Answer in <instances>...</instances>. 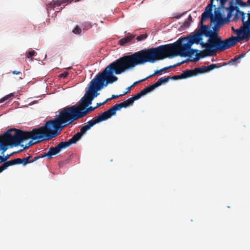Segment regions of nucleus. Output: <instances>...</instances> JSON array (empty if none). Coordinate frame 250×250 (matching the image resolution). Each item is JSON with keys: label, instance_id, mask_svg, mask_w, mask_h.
I'll return each mask as SVG.
<instances>
[{"label": "nucleus", "instance_id": "1", "mask_svg": "<svg viewBox=\"0 0 250 250\" xmlns=\"http://www.w3.org/2000/svg\"><path fill=\"white\" fill-rule=\"evenodd\" d=\"M167 55L169 56V44L143 49L123 56L107 66L113 74L119 75L137 65L163 60Z\"/></svg>", "mask_w": 250, "mask_h": 250}, {"label": "nucleus", "instance_id": "2", "mask_svg": "<svg viewBox=\"0 0 250 250\" xmlns=\"http://www.w3.org/2000/svg\"><path fill=\"white\" fill-rule=\"evenodd\" d=\"M117 80L118 78L114 75L107 66L103 71L97 75L90 82L88 90L75 105L78 110L88 107L92 104L93 99L99 94L97 93L98 91L101 90L103 86H106L108 83H112Z\"/></svg>", "mask_w": 250, "mask_h": 250}, {"label": "nucleus", "instance_id": "3", "mask_svg": "<svg viewBox=\"0 0 250 250\" xmlns=\"http://www.w3.org/2000/svg\"><path fill=\"white\" fill-rule=\"evenodd\" d=\"M235 38H229L222 40L218 33L211 37L208 39L205 44H203L204 50L201 54H197L196 58L193 60L198 61L200 58L206 56H213L215 55L217 52H220L229 48L237 43V41L234 39Z\"/></svg>", "mask_w": 250, "mask_h": 250}, {"label": "nucleus", "instance_id": "4", "mask_svg": "<svg viewBox=\"0 0 250 250\" xmlns=\"http://www.w3.org/2000/svg\"><path fill=\"white\" fill-rule=\"evenodd\" d=\"M17 138H20L21 143L29 139L39 141L49 140L59 134L57 130H55L51 120L47 121L44 125L34 128L31 131H25L19 129H17Z\"/></svg>", "mask_w": 250, "mask_h": 250}, {"label": "nucleus", "instance_id": "5", "mask_svg": "<svg viewBox=\"0 0 250 250\" xmlns=\"http://www.w3.org/2000/svg\"><path fill=\"white\" fill-rule=\"evenodd\" d=\"M80 119L81 117L79 110L73 105L62 108L59 114L51 121L53 122L55 130H57L60 134L62 128Z\"/></svg>", "mask_w": 250, "mask_h": 250}, {"label": "nucleus", "instance_id": "6", "mask_svg": "<svg viewBox=\"0 0 250 250\" xmlns=\"http://www.w3.org/2000/svg\"><path fill=\"white\" fill-rule=\"evenodd\" d=\"M187 39H179L175 42L169 44V56H176L179 55L181 57H188L192 58L193 56L195 55V58H193L192 61L196 58V55L198 54L199 51L198 49H193L191 47L192 45L183 43L184 41H186ZM201 52L199 54H201Z\"/></svg>", "mask_w": 250, "mask_h": 250}, {"label": "nucleus", "instance_id": "7", "mask_svg": "<svg viewBox=\"0 0 250 250\" xmlns=\"http://www.w3.org/2000/svg\"><path fill=\"white\" fill-rule=\"evenodd\" d=\"M18 134L17 129L12 128L8 130L6 132L3 133L0 138V146L3 152L6 149V146L9 145L11 146H17L20 145L23 147V149L27 148L31 146L34 144L33 141H29L25 146L23 145H21V139L17 138Z\"/></svg>", "mask_w": 250, "mask_h": 250}, {"label": "nucleus", "instance_id": "8", "mask_svg": "<svg viewBox=\"0 0 250 250\" xmlns=\"http://www.w3.org/2000/svg\"><path fill=\"white\" fill-rule=\"evenodd\" d=\"M227 22H228L225 19L221 18L219 12L216 11L214 17L211 19V24L213 25L212 27L213 30L210 29L208 25L199 24L201 27L198 31L202 36L204 35L209 39L218 34L219 28Z\"/></svg>", "mask_w": 250, "mask_h": 250}, {"label": "nucleus", "instance_id": "9", "mask_svg": "<svg viewBox=\"0 0 250 250\" xmlns=\"http://www.w3.org/2000/svg\"><path fill=\"white\" fill-rule=\"evenodd\" d=\"M248 19L246 21V13L237 10L235 17L231 20L232 21L235 22L238 21H242L243 25L237 30L239 34L243 33L244 36L241 38L242 39L250 38V13H248Z\"/></svg>", "mask_w": 250, "mask_h": 250}, {"label": "nucleus", "instance_id": "10", "mask_svg": "<svg viewBox=\"0 0 250 250\" xmlns=\"http://www.w3.org/2000/svg\"><path fill=\"white\" fill-rule=\"evenodd\" d=\"M237 4L244 7L248 6L247 2H244L242 0H228L227 1L225 9L227 15L225 19L228 22L235 17L237 10L240 11L239 8L236 6Z\"/></svg>", "mask_w": 250, "mask_h": 250}, {"label": "nucleus", "instance_id": "11", "mask_svg": "<svg viewBox=\"0 0 250 250\" xmlns=\"http://www.w3.org/2000/svg\"><path fill=\"white\" fill-rule=\"evenodd\" d=\"M105 119L102 113L93 118L91 120L85 123L84 125L80 128V131L76 133L81 139L82 136L85 134L86 131L90 130L95 125L103 121H105Z\"/></svg>", "mask_w": 250, "mask_h": 250}, {"label": "nucleus", "instance_id": "12", "mask_svg": "<svg viewBox=\"0 0 250 250\" xmlns=\"http://www.w3.org/2000/svg\"><path fill=\"white\" fill-rule=\"evenodd\" d=\"M183 39H187L186 41H183L184 43L188 44L189 45H192L194 43L200 44L202 47L204 48V45L203 44H205V42H203V36L199 31L194 35H190L188 37L183 38Z\"/></svg>", "mask_w": 250, "mask_h": 250}, {"label": "nucleus", "instance_id": "13", "mask_svg": "<svg viewBox=\"0 0 250 250\" xmlns=\"http://www.w3.org/2000/svg\"><path fill=\"white\" fill-rule=\"evenodd\" d=\"M80 139L75 134L71 139L67 141L61 142L57 146H58L60 151L63 149H65L71 145L76 144Z\"/></svg>", "mask_w": 250, "mask_h": 250}, {"label": "nucleus", "instance_id": "14", "mask_svg": "<svg viewBox=\"0 0 250 250\" xmlns=\"http://www.w3.org/2000/svg\"><path fill=\"white\" fill-rule=\"evenodd\" d=\"M122 108L121 104H116L107 111L103 112L102 114L106 120L110 118L112 116L115 115L116 114V111L120 110Z\"/></svg>", "mask_w": 250, "mask_h": 250}, {"label": "nucleus", "instance_id": "15", "mask_svg": "<svg viewBox=\"0 0 250 250\" xmlns=\"http://www.w3.org/2000/svg\"><path fill=\"white\" fill-rule=\"evenodd\" d=\"M96 107H84L79 110L81 119L84 117L90 112H92Z\"/></svg>", "mask_w": 250, "mask_h": 250}, {"label": "nucleus", "instance_id": "16", "mask_svg": "<svg viewBox=\"0 0 250 250\" xmlns=\"http://www.w3.org/2000/svg\"><path fill=\"white\" fill-rule=\"evenodd\" d=\"M60 151H61L58 146L55 147H51L47 153H43V156H46L50 159L52 156L56 155Z\"/></svg>", "mask_w": 250, "mask_h": 250}, {"label": "nucleus", "instance_id": "17", "mask_svg": "<svg viewBox=\"0 0 250 250\" xmlns=\"http://www.w3.org/2000/svg\"><path fill=\"white\" fill-rule=\"evenodd\" d=\"M19 164H21V158H17L4 162L2 165L4 168L6 169L8 167L10 166Z\"/></svg>", "mask_w": 250, "mask_h": 250}, {"label": "nucleus", "instance_id": "18", "mask_svg": "<svg viewBox=\"0 0 250 250\" xmlns=\"http://www.w3.org/2000/svg\"><path fill=\"white\" fill-rule=\"evenodd\" d=\"M182 63H183V62H179V63H176L175 64H174L173 65H170L169 66L164 67V68H162V69H161L160 70H157L155 71L154 73L153 74H152V75H150L149 76L146 77V79H147L148 78L153 77V76H155V75H156L157 74H161L162 72H163L164 71H166L167 69H168L169 68H172V67H174L176 66H178V65L181 64Z\"/></svg>", "mask_w": 250, "mask_h": 250}, {"label": "nucleus", "instance_id": "19", "mask_svg": "<svg viewBox=\"0 0 250 250\" xmlns=\"http://www.w3.org/2000/svg\"><path fill=\"white\" fill-rule=\"evenodd\" d=\"M231 29L237 35V36L236 37L231 36L230 38H233V37L236 38L235 39V40L237 41V42H240L241 41H245L246 42H248L250 40V38H244V39L241 38L243 37V36H244V34H243V33L239 34L237 32V30H238L239 28L237 29H235L234 27L232 26V27H231Z\"/></svg>", "mask_w": 250, "mask_h": 250}, {"label": "nucleus", "instance_id": "20", "mask_svg": "<svg viewBox=\"0 0 250 250\" xmlns=\"http://www.w3.org/2000/svg\"><path fill=\"white\" fill-rule=\"evenodd\" d=\"M196 76L194 69H187L183 72L182 73V77L183 79H187L189 77Z\"/></svg>", "mask_w": 250, "mask_h": 250}, {"label": "nucleus", "instance_id": "21", "mask_svg": "<svg viewBox=\"0 0 250 250\" xmlns=\"http://www.w3.org/2000/svg\"><path fill=\"white\" fill-rule=\"evenodd\" d=\"M171 79V77H164L160 78L157 82L153 84V87L155 88L161 84L166 83L168 82L169 80Z\"/></svg>", "mask_w": 250, "mask_h": 250}, {"label": "nucleus", "instance_id": "22", "mask_svg": "<svg viewBox=\"0 0 250 250\" xmlns=\"http://www.w3.org/2000/svg\"><path fill=\"white\" fill-rule=\"evenodd\" d=\"M74 0H52L50 4L53 7L55 6H60L63 3H71Z\"/></svg>", "mask_w": 250, "mask_h": 250}, {"label": "nucleus", "instance_id": "23", "mask_svg": "<svg viewBox=\"0 0 250 250\" xmlns=\"http://www.w3.org/2000/svg\"><path fill=\"white\" fill-rule=\"evenodd\" d=\"M134 37L135 36L133 35L127 36L120 40L119 41V44L121 45H124L130 42L134 38Z\"/></svg>", "mask_w": 250, "mask_h": 250}, {"label": "nucleus", "instance_id": "24", "mask_svg": "<svg viewBox=\"0 0 250 250\" xmlns=\"http://www.w3.org/2000/svg\"><path fill=\"white\" fill-rule=\"evenodd\" d=\"M154 89H155V88L153 87V85L152 84L146 87V88H145L144 89L140 91V93L141 95L142 96H143L146 95L147 93L152 91Z\"/></svg>", "mask_w": 250, "mask_h": 250}, {"label": "nucleus", "instance_id": "25", "mask_svg": "<svg viewBox=\"0 0 250 250\" xmlns=\"http://www.w3.org/2000/svg\"><path fill=\"white\" fill-rule=\"evenodd\" d=\"M196 76L203 73L208 72L206 66H202L194 69Z\"/></svg>", "mask_w": 250, "mask_h": 250}, {"label": "nucleus", "instance_id": "26", "mask_svg": "<svg viewBox=\"0 0 250 250\" xmlns=\"http://www.w3.org/2000/svg\"><path fill=\"white\" fill-rule=\"evenodd\" d=\"M245 54H241L235 56L233 59H231L229 62V64H236L239 62L240 59L243 58L245 56Z\"/></svg>", "mask_w": 250, "mask_h": 250}, {"label": "nucleus", "instance_id": "27", "mask_svg": "<svg viewBox=\"0 0 250 250\" xmlns=\"http://www.w3.org/2000/svg\"><path fill=\"white\" fill-rule=\"evenodd\" d=\"M208 18H210V19H211V15H210L205 12H204L201 15V19L200 21L199 24H203L204 21L206 19H207Z\"/></svg>", "mask_w": 250, "mask_h": 250}, {"label": "nucleus", "instance_id": "28", "mask_svg": "<svg viewBox=\"0 0 250 250\" xmlns=\"http://www.w3.org/2000/svg\"><path fill=\"white\" fill-rule=\"evenodd\" d=\"M32 157L31 155H29L27 157L21 159V164L23 166L32 163V162L30 160V159Z\"/></svg>", "mask_w": 250, "mask_h": 250}, {"label": "nucleus", "instance_id": "29", "mask_svg": "<svg viewBox=\"0 0 250 250\" xmlns=\"http://www.w3.org/2000/svg\"><path fill=\"white\" fill-rule=\"evenodd\" d=\"M208 72H209L211 70H213L215 68H217L220 67V66H218L217 64L212 63L209 65L206 66Z\"/></svg>", "mask_w": 250, "mask_h": 250}, {"label": "nucleus", "instance_id": "30", "mask_svg": "<svg viewBox=\"0 0 250 250\" xmlns=\"http://www.w3.org/2000/svg\"><path fill=\"white\" fill-rule=\"evenodd\" d=\"M146 38H147L146 35L142 34V35H140V36H138L136 38V40H137V41L139 42V41H141L142 40H145Z\"/></svg>", "mask_w": 250, "mask_h": 250}, {"label": "nucleus", "instance_id": "31", "mask_svg": "<svg viewBox=\"0 0 250 250\" xmlns=\"http://www.w3.org/2000/svg\"><path fill=\"white\" fill-rule=\"evenodd\" d=\"M73 33L76 34H80L81 33V29L77 25L72 31Z\"/></svg>", "mask_w": 250, "mask_h": 250}, {"label": "nucleus", "instance_id": "32", "mask_svg": "<svg viewBox=\"0 0 250 250\" xmlns=\"http://www.w3.org/2000/svg\"><path fill=\"white\" fill-rule=\"evenodd\" d=\"M13 95V94L12 93H11V94H9L8 95H6V96H4V97H3L2 98H1L0 100V103H1L4 102V101H5L7 100H8L9 97L12 96Z\"/></svg>", "mask_w": 250, "mask_h": 250}, {"label": "nucleus", "instance_id": "33", "mask_svg": "<svg viewBox=\"0 0 250 250\" xmlns=\"http://www.w3.org/2000/svg\"><path fill=\"white\" fill-rule=\"evenodd\" d=\"M43 153L41 154L39 156H37L35 157L32 160H31V162H32V163H33V162L37 161V160L39 159L40 158L45 157V156H43Z\"/></svg>", "mask_w": 250, "mask_h": 250}, {"label": "nucleus", "instance_id": "34", "mask_svg": "<svg viewBox=\"0 0 250 250\" xmlns=\"http://www.w3.org/2000/svg\"><path fill=\"white\" fill-rule=\"evenodd\" d=\"M142 96L141 95L140 92L132 96V98H133V100L135 101V100H137L139 99H140Z\"/></svg>", "mask_w": 250, "mask_h": 250}, {"label": "nucleus", "instance_id": "35", "mask_svg": "<svg viewBox=\"0 0 250 250\" xmlns=\"http://www.w3.org/2000/svg\"><path fill=\"white\" fill-rule=\"evenodd\" d=\"M126 94V92H125L123 94H120V95H112L111 97L110 98H108L109 100L114 99H116L118 98L119 96H122L123 95H125Z\"/></svg>", "mask_w": 250, "mask_h": 250}, {"label": "nucleus", "instance_id": "36", "mask_svg": "<svg viewBox=\"0 0 250 250\" xmlns=\"http://www.w3.org/2000/svg\"><path fill=\"white\" fill-rule=\"evenodd\" d=\"M171 79H172V80L183 79V77H182V74H181L179 75H175V76L171 77Z\"/></svg>", "mask_w": 250, "mask_h": 250}, {"label": "nucleus", "instance_id": "37", "mask_svg": "<svg viewBox=\"0 0 250 250\" xmlns=\"http://www.w3.org/2000/svg\"><path fill=\"white\" fill-rule=\"evenodd\" d=\"M35 53L36 52L35 51H29L28 54L27 55V57L28 58H31L32 57L35 55Z\"/></svg>", "mask_w": 250, "mask_h": 250}, {"label": "nucleus", "instance_id": "38", "mask_svg": "<svg viewBox=\"0 0 250 250\" xmlns=\"http://www.w3.org/2000/svg\"><path fill=\"white\" fill-rule=\"evenodd\" d=\"M127 104H128V105H131L133 104L134 101L133 100V98L132 97L128 99L127 100H126Z\"/></svg>", "mask_w": 250, "mask_h": 250}, {"label": "nucleus", "instance_id": "39", "mask_svg": "<svg viewBox=\"0 0 250 250\" xmlns=\"http://www.w3.org/2000/svg\"><path fill=\"white\" fill-rule=\"evenodd\" d=\"M122 106V107L126 108L128 106V104H127L126 101H125L121 103H120Z\"/></svg>", "mask_w": 250, "mask_h": 250}, {"label": "nucleus", "instance_id": "40", "mask_svg": "<svg viewBox=\"0 0 250 250\" xmlns=\"http://www.w3.org/2000/svg\"><path fill=\"white\" fill-rule=\"evenodd\" d=\"M83 25L87 29L91 28V26H92L91 25V23L89 22H85L84 23H83Z\"/></svg>", "mask_w": 250, "mask_h": 250}, {"label": "nucleus", "instance_id": "41", "mask_svg": "<svg viewBox=\"0 0 250 250\" xmlns=\"http://www.w3.org/2000/svg\"><path fill=\"white\" fill-rule=\"evenodd\" d=\"M109 100V99H106L104 102L103 103H97V105L95 107H98L99 106H100L103 104H104L105 103H106Z\"/></svg>", "mask_w": 250, "mask_h": 250}, {"label": "nucleus", "instance_id": "42", "mask_svg": "<svg viewBox=\"0 0 250 250\" xmlns=\"http://www.w3.org/2000/svg\"><path fill=\"white\" fill-rule=\"evenodd\" d=\"M67 75H68V73L67 72H63V73H62L60 74V77L65 78H66L67 77Z\"/></svg>", "mask_w": 250, "mask_h": 250}, {"label": "nucleus", "instance_id": "43", "mask_svg": "<svg viewBox=\"0 0 250 250\" xmlns=\"http://www.w3.org/2000/svg\"><path fill=\"white\" fill-rule=\"evenodd\" d=\"M10 155H7L5 157H2V159H1V162H5L9 157Z\"/></svg>", "mask_w": 250, "mask_h": 250}, {"label": "nucleus", "instance_id": "44", "mask_svg": "<svg viewBox=\"0 0 250 250\" xmlns=\"http://www.w3.org/2000/svg\"><path fill=\"white\" fill-rule=\"evenodd\" d=\"M20 73H21L20 71H16V70H14L12 72V74L14 75H18Z\"/></svg>", "mask_w": 250, "mask_h": 250}, {"label": "nucleus", "instance_id": "45", "mask_svg": "<svg viewBox=\"0 0 250 250\" xmlns=\"http://www.w3.org/2000/svg\"><path fill=\"white\" fill-rule=\"evenodd\" d=\"M5 170V169L4 168V167H3V166L2 165H1L0 166V173L3 170Z\"/></svg>", "mask_w": 250, "mask_h": 250}, {"label": "nucleus", "instance_id": "46", "mask_svg": "<svg viewBox=\"0 0 250 250\" xmlns=\"http://www.w3.org/2000/svg\"><path fill=\"white\" fill-rule=\"evenodd\" d=\"M146 79H144V80H142L139 81H138V82H135V83L133 84V85H132V86H133V85H135L136 84H137V83H138L139 82H142V81H144V80H146Z\"/></svg>", "mask_w": 250, "mask_h": 250}, {"label": "nucleus", "instance_id": "47", "mask_svg": "<svg viewBox=\"0 0 250 250\" xmlns=\"http://www.w3.org/2000/svg\"><path fill=\"white\" fill-rule=\"evenodd\" d=\"M131 86H129L126 88L127 91H129L130 90Z\"/></svg>", "mask_w": 250, "mask_h": 250}, {"label": "nucleus", "instance_id": "48", "mask_svg": "<svg viewBox=\"0 0 250 250\" xmlns=\"http://www.w3.org/2000/svg\"><path fill=\"white\" fill-rule=\"evenodd\" d=\"M247 3H248V6L250 7V0H248Z\"/></svg>", "mask_w": 250, "mask_h": 250}, {"label": "nucleus", "instance_id": "49", "mask_svg": "<svg viewBox=\"0 0 250 250\" xmlns=\"http://www.w3.org/2000/svg\"><path fill=\"white\" fill-rule=\"evenodd\" d=\"M188 20H190V21H191V20H192V17H191V15H189V17H188Z\"/></svg>", "mask_w": 250, "mask_h": 250}, {"label": "nucleus", "instance_id": "50", "mask_svg": "<svg viewBox=\"0 0 250 250\" xmlns=\"http://www.w3.org/2000/svg\"><path fill=\"white\" fill-rule=\"evenodd\" d=\"M1 159H2V157L0 156V160H1Z\"/></svg>", "mask_w": 250, "mask_h": 250}]
</instances>
